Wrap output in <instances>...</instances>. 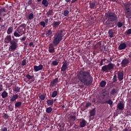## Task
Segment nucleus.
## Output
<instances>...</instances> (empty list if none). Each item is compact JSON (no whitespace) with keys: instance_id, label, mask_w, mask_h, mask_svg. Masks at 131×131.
<instances>
[{"instance_id":"obj_1","label":"nucleus","mask_w":131,"mask_h":131,"mask_svg":"<svg viewBox=\"0 0 131 131\" xmlns=\"http://www.w3.org/2000/svg\"><path fill=\"white\" fill-rule=\"evenodd\" d=\"M72 81L73 83L78 84L77 89H83L84 85L91 86L94 78L90 72L84 71V68H82L77 72V78H73Z\"/></svg>"},{"instance_id":"obj_2","label":"nucleus","mask_w":131,"mask_h":131,"mask_svg":"<svg viewBox=\"0 0 131 131\" xmlns=\"http://www.w3.org/2000/svg\"><path fill=\"white\" fill-rule=\"evenodd\" d=\"M105 20H107L105 21V25L106 27L108 28H111V27H114V23L112 22H115L117 21L118 18L117 17V15L114 12H108L105 13Z\"/></svg>"},{"instance_id":"obj_3","label":"nucleus","mask_w":131,"mask_h":131,"mask_svg":"<svg viewBox=\"0 0 131 131\" xmlns=\"http://www.w3.org/2000/svg\"><path fill=\"white\" fill-rule=\"evenodd\" d=\"M18 39L14 38L12 40V36L11 35H7L5 39V43H9L10 42V46L9 47V51L10 52H14L18 48Z\"/></svg>"},{"instance_id":"obj_4","label":"nucleus","mask_w":131,"mask_h":131,"mask_svg":"<svg viewBox=\"0 0 131 131\" xmlns=\"http://www.w3.org/2000/svg\"><path fill=\"white\" fill-rule=\"evenodd\" d=\"M64 35H65V33H64V31L62 30H58L55 33L53 37L52 41V43L54 44V47H57L62 41Z\"/></svg>"},{"instance_id":"obj_5","label":"nucleus","mask_w":131,"mask_h":131,"mask_svg":"<svg viewBox=\"0 0 131 131\" xmlns=\"http://www.w3.org/2000/svg\"><path fill=\"white\" fill-rule=\"evenodd\" d=\"M114 68V64L112 63H110L107 65L103 66L101 68V71L103 72H110L111 70H113Z\"/></svg>"},{"instance_id":"obj_6","label":"nucleus","mask_w":131,"mask_h":131,"mask_svg":"<svg viewBox=\"0 0 131 131\" xmlns=\"http://www.w3.org/2000/svg\"><path fill=\"white\" fill-rule=\"evenodd\" d=\"M125 9V14L127 16H131V3L130 2L126 3L124 4Z\"/></svg>"},{"instance_id":"obj_7","label":"nucleus","mask_w":131,"mask_h":131,"mask_svg":"<svg viewBox=\"0 0 131 131\" xmlns=\"http://www.w3.org/2000/svg\"><path fill=\"white\" fill-rule=\"evenodd\" d=\"M118 80L121 81L123 80V76H124V72L123 71H118L117 73Z\"/></svg>"},{"instance_id":"obj_8","label":"nucleus","mask_w":131,"mask_h":131,"mask_svg":"<svg viewBox=\"0 0 131 131\" xmlns=\"http://www.w3.org/2000/svg\"><path fill=\"white\" fill-rule=\"evenodd\" d=\"M117 110H119V111H123L124 110V103H118L117 105Z\"/></svg>"},{"instance_id":"obj_9","label":"nucleus","mask_w":131,"mask_h":131,"mask_svg":"<svg viewBox=\"0 0 131 131\" xmlns=\"http://www.w3.org/2000/svg\"><path fill=\"white\" fill-rule=\"evenodd\" d=\"M60 24H61L60 21H53L51 25L53 29H56V28H58V27H59Z\"/></svg>"},{"instance_id":"obj_10","label":"nucleus","mask_w":131,"mask_h":131,"mask_svg":"<svg viewBox=\"0 0 131 131\" xmlns=\"http://www.w3.org/2000/svg\"><path fill=\"white\" fill-rule=\"evenodd\" d=\"M68 62H63V64L61 68V72H65L66 70H67V68H68Z\"/></svg>"},{"instance_id":"obj_11","label":"nucleus","mask_w":131,"mask_h":131,"mask_svg":"<svg viewBox=\"0 0 131 131\" xmlns=\"http://www.w3.org/2000/svg\"><path fill=\"white\" fill-rule=\"evenodd\" d=\"M129 63V60H128V59H124L122 60L121 63V65L122 67L124 68V67H126V66H127L128 64Z\"/></svg>"},{"instance_id":"obj_12","label":"nucleus","mask_w":131,"mask_h":131,"mask_svg":"<svg viewBox=\"0 0 131 131\" xmlns=\"http://www.w3.org/2000/svg\"><path fill=\"white\" fill-rule=\"evenodd\" d=\"M127 48V46L125 43H121L118 47V50L119 51H122V50H124Z\"/></svg>"},{"instance_id":"obj_13","label":"nucleus","mask_w":131,"mask_h":131,"mask_svg":"<svg viewBox=\"0 0 131 131\" xmlns=\"http://www.w3.org/2000/svg\"><path fill=\"white\" fill-rule=\"evenodd\" d=\"M43 68V66H42V64H39L38 66H34V70L36 72H37V71H40V70H42Z\"/></svg>"},{"instance_id":"obj_14","label":"nucleus","mask_w":131,"mask_h":131,"mask_svg":"<svg viewBox=\"0 0 131 131\" xmlns=\"http://www.w3.org/2000/svg\"><path fill=\"white\" fill-rule=\"evenodd\" d=\"M80 122V127H85V125H86V121L84 120V119H79Z\"/></svg>"},{"instance_id":"obj_15","label":"nucleus","mask_w":131,"mask_h":131,"mask_svg":"<svg viewBox=\"0 0 131 131\" xmlns=\"http://www.w3.org/2000/svg\"><path fill=\"white\" fill-rule=\"evenodd\" d=\"M101 104H108L110 105V107H113V101L111 99H109L107 100H106L105 101H102Z\"/></svg>"},{"instance_id":"obj_16","label":"nucleus","mask_w":131,"mask_h":131,"mask_svg":"<svg viewBox=\"0 0 131 131\" xmlns=\"http://www.w3.org/2000/svg\"><path fill=\"white\" fill-rule=\"evenodd\" d=\"M75 120H76V116H71L69 118V122L70 124H71V123H74V122H75Z\"/></svg>"},{"instance_id":"obj_17","label":"nucleus","mask_w":131,"mask_h":131,"mask_svg":"<svg viewBox=\"0 0 131 131\" xmlns=\"http://www.w3.org/2000/svg\"><path fill=\"white\" fill-rule=\"evenodd\" d=\"M55 45H54V43H51L50 45H49V53H54V52H55Z\"/></svg>"},{"instance_id":"obj_18","label":"nucleus","mask_w":131,"mask_h":131,"mask_svg":"<svg viewBox=\"0 0 131 131\" xmlns=\"http://www.w3.org/2000/svg\"><path fill=\"white\" fill-rule=\"evenodd\" d=\"M90 116L89 117L91 118L94 117L96 115V108H93L92 110L89 111Z\"/></svg>"},{"instance_id":"obj_19","label":"nucleus","mask_w":131,"mask_h":131,"mask_svg":"<svg viewBox=\"0 0 131 131\" xmlns=\"http://www.w3.org/2000/svg\"><path fill=\"white\" fill-rule=\"evenodd\" d=\"M7 8H8V6H5V7L0 9V16L4 15V13H7V12H8Z\"/></svg>"},{"instance_id":"obj_20","label":"nucleus","mask_w":131,"mask_h":131,"mask_svg":"<svg viewBox=\"0 0 131 131\" xmlns=\"http://www.w3.org/2000/svg\"><path fill=\"white\" fill-rule=\"evenodd\" d=\"M89 6V8H90L91 10H95L97 9V5L95 2L90 3Z\"/></svg>"},{"instance_id":"obj_21","label":"nucleus","mask_w":131,"mask_h":131,"mask_svg":"<svg viewBox=\"0 0 131 131\" xmlns=\"http://www.w3.org/2000/svg\"><path fill=\"white\" fill-rule=\"evenodd\" d=\"M18 98H19V96L18 95V94H16L15 95H13L11 97V99H10V101L11 102H14V101H16V100H17Z\"/></svg>"},{"instance_id":"obj_22","label":"nucleus","mask_w":131,"mask_h":131,"mask_svg":"<svg viewBox=\"0 0 131 131\" xmlns=\"http://www.w3.org/2000/svg\"><path fill=\"white\" fill-rule=\"evenodd\" d=\"M108 34L110 37H114V31L113 30V29L109 30L108 32Z\"/></svg>"},{"instance_id":"obj_23","label":"nucleus","mask_w":131,"mask_h":131,"mask_svg":"<svg viewBox=\"0 0 131 131\" xmlns=\"http://www.w3.org/2000/svg\"><path fill=\"white\" fill-rule=\"evenodd\" d=\"M52 34H53V31L52 30V28L46 31V35L47 36H50V35H52Z\"/></svg>"},{"instance_id":"obj_24","label":"nucleus","mask_w":131,"mask_h":131,"mask_svg":"<svg viewBox=\"0 0 131 131\" xmlns=\"http://www.w3.org/2000/svg\"><path fill=\"white\" fill-rule=\"evenodd\" d=\"M1 96L2 99H6L8 97V93H7V91L5 90L1 94Z\"/></svg>"},{"instance_id":"obj_25","label":"nucleus","mask_w":131,"mask_h":131,"mask_svg":"<svg viewBox=\"0 0 131 131\" xmlns=\"http://www.w3.org/2000/svg\"><path fill=\"white\" fill-rule=\"evenodd\" d=\"M41 4L44 7H48L49 6V1L48 0H42Z\"/></svg>"},{"instance_id":"obj_26","label":"nucleus","mask_w":131,"mask_h":131,"mask_svg":"<svg viewBox=\"0 0 131 131\" xmlns=\"http://www.w3.org/2000/svg\"><path fill=\"white\" fill-rule=\"evenodd\" d=\"M48 17L49 16H53L54 15V12H53V9H50L47 13Z\"/></svg>"},{"instance_id":"obj_27","label":"nucleus","mask_w":131,"mask_h":131,"mask_svg":"<svg viewBox=\"0 0 131 131\" xmlns=\"http://www.w3.org/2000/svg\"><path fill=\"white\" fill-rule=\"evenodd\" d=\"M26 78H27L29 80H30V79H33L34 78V75H30V74H28L26 76Z\"/></svg>"},{"instance_id":"obj_28","label":"nucleus","mask_w":131,"mask_h":131,"mask_svg":"<svg viewBox=\"0 0 131 131\" xmlns=\"http://www.w3.org/2000/svg\"><path fill=\"white\" fill-rule=\"evenodd\" d=\"M21 105H22V102H17L16 103H15V108H20Z\"/></svg>"},{"instance_id":"obj_29","label":"nucleus","mask_w":131,"mask_h":131,"mask_svg":"<svg viewBox=\"0 0 131 131\" xmlns=\"http://www.w3.org/2000/svg\"><path fill=\"white\" fill-rule=\"evenodd\" d=\"M57 95H58V91H54L52 92V94L51 95V97L55 98V97H57Z\"/></svg>"},{"instance_id":"obj_30","label":"nucleus","mask_w":131,"mask_h":131,"mask_svg":"<svg viewBox=\"0 0 131 131\" xmlns=\"http://www.w3.org/2000/svg\"><path fill=\"white\" fill-rule=\"evenodd\" d=\"M47 104L48 106H52V105H54V101L52 100L48 99L47 101Z\"/></svg>"},{"instance_id":"obj_31","label":"nucleus","mask_w":131,"mask_h":131,"mask_svg":"<svg viewBox=\"0 0 131 131\" xmlns=\"http://www.w3.org/2000/svg\"><path fill=\"white\" fill-rule=\"evenodd\" d=\"M13 32V27H10L7 30V34H11Z\"/></svg>"},{"instance_id":"obj_32","label":"nucleus","mask_w":131,"mask_h":131,"mask_svg":"<svg viewBox=\"0 0 131 131\" xmlns=\"http://www.w3.org/2000/svg\"><path fill=\"white\" fill-rule=\"evenodd\" d=\"M106 81H101L100 83V86L101 88H104L106 84Z\"/></svg>"},{"instance_id":"obj_33","label":"nucleus","mask_w":131,"mask_h":131,"mask_svg":"<svg viewBox=\"0 0 131 131\" xmlns=\"http://www.w3.org/2000/svg\"><path fill=\"white\" fill-rule=\"evenodd\" d=\"M20 90H21V88L18 87V86H16L14 87L13 89V90L14 91V92H15V93H19L20 92Z\"/></svg>"},{"instance_id":"obj_34","label":"nucleus","mask_w":131,"mask_h":131,"mask_svg":"<svg viewBox=\"0 0 131 131\" xmlns=\"http://www.w3.org/2000/svg\"><path fill=\"white\" fill-rule=\"evenodd\" d=\"M52 111H53V108L51 107H49L46 108V113H48V114H50Z\"/></svg>"},{"instance_id":"obj_35","label":"nucleus","mask_w":131,"mask_h":131,"mask_svg":"<svg viewBox=\"0 0 131 131\" xmlns=\"http://www.w3.org/2000/svg\"><path fill=\"white\" fill-rule=\"evenodd\" d=\"M14 36H15V37H20L21 36V35L19 34V33L15 30V32L13 33Z\"/></svg>"},{"instance_id":"obj_36","label":"nucleus","mask_w":131,"mask_h":131,"mask_svg":"<svg viewBox=\"0 0 131 131\" xmlns=\"http://www.w3.org/2000/svg\"><path fill=\"white\" fill-rule=\"evenodd\" d=\"M2 117L4 119L7 120V119H8V118H9V117H10V116H9V115L8 114L3 113Z\"/></svg>"},{"instance_id":"obj_37","label":"nucleus","mask_w":131,"mask_h":131,"mask_svg":"<svg viewBox=\"0 0 131 131\" xmlns=\"http://www.w3.org/2000/svg\"><path fill=\"white\" fill-rule=\"evenodd\" d=\"M34 18V14H33L32 13H31L29 14L28 16V19L29 20H32Z\"/></svg>"},{"instance_id":"obj_38","label":"nucleus","mask_w":131,"mask_h":131,"mask_svg":"<svg viewBox=\"0 0 131 131\" xmlns=\"http://www.w3.org/2000/svg\"><path fill=\"white\" fill-rule=\"evenodd\" d=\"M58 64H59V61H58L56 60L53 61L52 62V66H58Z\"/></svg>"},{"instance_id":"obj_39","label":"nucleus","mask_w":131,"mask_h":131,"mask_svg":"<svg viewBox=\"0 0 131 131\" xmlns=\"http://www.w3.org/2000/svg\"><path fill=\"white\" fill-rule=\"evenodd\" d=\"M39 98L40 100H41V101H43V100L46 99V96L43 94H41L39 95Z\"/></svg>"},{"instance_id":"obj_40","label":"nucleus","mask_w":131,"mask_h":131,"mask_svg":"<svg viewBox=\"0 0 131 131\" xmlns=\"http://www.w3.org/2000/svg\"><path fill=\"white\" fill-rule=\"evenodd\" d=\"M113 82H114L115 83H116V82H117V75H114L113 78Z\"/></svg>"},{"instance_id":"obj_41","label":"nucleus","mask_w":131,"mask_h":131,"mask_svg":"<svg viewBox=\"0 0 131 131\" xmlns=\"http://www.w3.org/2000/svg\"><path fill=\"white\" fill-rule=\"evenodd\" d=\"M16 30L19 33L20 35H22V34L23 33V29H16Z\"/></svg>"},{"instance_id":"obj_42","label":"nucleus","mask_w":131,"mask_h":131,"mask_svg":"<svg viewBox=\"0 0 131 131\" xmlns=\"http://www.w3.org/2000/svg\"><path fill=\"white\" fill-rule=\"evenodd\" d=\"M117 26L118 28H121L123 26V24L121 21H118L117 23Z\"/></svg>"},{"instance_id":"obj_43","label":"nucleus","mask_w":131,"mask_h":131,"mask_svg":"<svg viewBox=\"0 0 131 131\" xmlns=\"http://www.w3.org/2000/svg\"><path fill=\"white\" fill-rule=\"evenodd\" d=\"M68 15H69V11L64 10L63 12V16H64V17H67Z\"/></svg>"},{"instance_id":"obj_44","label":"nucleus","mask_w":131,"mask_h":131,"mask_svg":"<svg viewBox=\"0 0 131 131\" xmlns=\"http://www.w3.org/2000/svg\"><path fill=\"white\" fill-rule=\"evenodd\" d=\"M58 126H59V128H60L61 130H62V129H64V127L65 126V124L59 123L58 124Z\"/></svg>"},{"instance_id":"obj_45","label":"nucleus","mask_w":131,"mask_h":131,"mask_svg":"<svg viewBox=\"0 0 131 131\" xmlns=\"http://www.w3.org/2000/svg\"><path fill=\"white\" fill-rule=\"evenodd\" d=\"M126 35H129L131 34V28L125 31Z\"/></svg>"},{"instance_id":"obj_46","label":"nucleus","mask_w":131,"mask_h":131,"mask_svg":"<svg viewBox=\"0 0 131 131\" xmlns=\"http://www.w3.org/2000/svg\"><path fill=\"white\" fill-rule=\"evenodd\" d=\"M116 93H117L116 92V90L115 89H113L111 91V95H112L113 96H114V95H115V94H116Z\"/></svg>"},{"instance_id":"obj_47","label":"nucleus","mask_w":131,"mask_h":131,"mask_svg":"<svg viewBox=\"0 0 131 131\" xmlns=\"http://www.w3.org/2000/svg\"><path fill=\"white\" fill-rule=\"evenodd\" d=\"M92 106V103L90 102H88L86 103V105L85 107V108H88L89 107H91Z\"/></svg>"},{"instance_id":"obj_48","label":"nucleus","mask_w":131,"mask_h":131,"mask_svg":"<svg viewBox=\"0 0 131 131\" xmlns=\"http://www.w3.org/2000/svg\"><path fill=\"white\" fill-rule=\"evenodd\" d=\"M40 25L42 26L43 28L46 27V22H45L43 21L40 22Z\"/></svg>"},{"instance_id":"obj_49","label":"nucleus","mask_w":131,"mask_h":131,"mask_svg":"<svg viewBox=\"0 0 131 131\" xmlns=\"http://www.w3.org/2000/svg\"><path fill=\"white\" fill-rule=\"evenodd\" d=\"M26 65V59H23L21 62V66H25Z\"/></svg>"},{"instance_id":"obj_50","label":"nucleus","mask_w":131,"mask_h":131,"mask_svg":"<svg viewBox=\"0 0 131 131\" xmlns=\"http://www.w3.org/2000/svg\"><path fill=\"white\" fill-rule=\"evenodd\" d=\"M58 78H56L55 79H53L52 80V83H54V84L55 83H57V82H58Z\"/></svg>"},{"instance_id":"obj_51","label":"nucleus","mask_w":131,"mask_h":131,"mask_svg":"<svg viewBox=\"0 0 131 131\" xmlns=\"http://www.w3.org/2000/svg\"><path fill=\"white\" fill-rule=\"evenodd\" d=\"M126 45L127 46V47H130L131 46V42L129 41H128L126 42Z\"/></svg>"},{"instance_id":"obj_52","label":"nucleus","mask_w":131,"mask_h":131,"mask_svg":"<svg viewBox=\"0 0 131 131\" xmlns=\"http://www.w3.org/2000/svg\"><path fill=\"white\" fill-rule=\"evenodd\" d=\"M8 109L10 111H13V110H14V108H13V106H12L11 105H9L8 106Z\"/></svg>"},{"instance_id":"obj_53","label":"nucleus","mask_w":131,"mask_h":131,"mask_svg":"<svg viewBox=\"0 0 131 131\" xmlns=\"http://www.w3.org/2000/svg\"><path fill=\"white\" fill-rule=\"evenodd\" d=\"M113 60V58L110 57L109 59L107 60V62H108V63H111Z\"/></svg>"},{"instance_id":"obj_54","label":"nucleus","mask_w":131,"mask_h":131,"mask_svg":"<svg viewBox=\"0 0 131 131\" xmlns=\"http://www.w3.org/2000/svg\"><path fill=\"white\" fill-rule=\"evenodd\" d=\"M6 6H7V8H6V9H7V11H10L12 9V6H9V5H6Z\"/></svg>"},{"instance_id":"obj_55","label":"nucleus","mask_w":131,"mask_h":131,"mask_svg":"<svg viewBox=\"0 0 131 131\" xmlns=\"http://www.w3.org/2000/svg\"><path fill=\"white\" fill-rule=\"evenodd\" d=\"M1 131H8V128L7 127H4L1 129Z\"/></svg>"},{"instance_id":"obj_56","label":"nucleus","mask_w":131,"mask_h":131,"mask_svg":"<svg viewBox=\"0 0 131 131\" xmlns=\"http://www.w3.org/2000/svg\"><path fill=\"white\" fill-rule=\"evenodd\" d=\"M28 4L29 5V6L32 5V0H29Z\"/></svg>"},{"instance_id":"obj_57","label":"nucleus","mask_w":131,"mask_h":131,"mask_svg":"<svg viewBox=\"0 0 131 131\" xmlns=\"http://www.w3.org/2000/svg\"><path fill=\"white\" fill-rule=\"evenodd\" d=\"M27 37H23L21 39H20V40H21V41H25V40H26Z\"/></svg>"},{"instance_id":"obj_58","label":"nucleus","mask_w":131,"mask_h":131,"mask_svg":"<svg viewBox=\"0 0 131 131\" xmlns=\"http://www.w3.org/2000/svg\"><path fill=\"white\" fill-rule=\"evenodd\" d=\"M104 61H103V60H102V59L100 61V66H102L103 65V63Z\"/></svg>"},{"instance_id":"obj_59","label":"nucleus","mask_w":131,"mask_h":131,"mask_svg":"<svg viewBox=\"0 0 131 131\" xmlns=\"http://www.w3.org/2000/svg\"><path fill=\"white\" fill-rule=\"evenodd\" d=\"M29 46L30 47H32V46H33V42H30L29 44Z\"/></svg>"},{"instance_id":"obj_60","label":"nucleus","mask_w":131,"mask_h":131,"mask_svg":"<svg viewBox=\"0 0 131 131\" xmlns=\"http://www.w3.org/2000/svg\"><path fill=\"white\" fill-rule=\"evenodd\" d=\"M54 84H55L53 82H51L50 84V86H54Z\"/></svg>"},{"instance_id":"obj_61","label":"nucleus","mask_w":131,"mask_h":131,"mask_svg":"<svg viewBox=\"0 0 131 131\" xmlns=\"http://www.w3.org/2000/svg\"><path fill=\"white\" fill-rule=\"evenodd\" d=\"M77 1L78 0H72L71 4H74V3H75V2H77Z\"/></svg>"},{"instance_id":"obj_62","label":"nucleus","mask_w":131,"mask_h":131,"mask_svg":"<svg viewBox=\"0 0 131 131\" xmlns=\"http://www.w3.org/2000/svg\"><path fill=\"white\" fill-rule=\"evenodd\" d=\"M4 28H5V25H1V29L3 30Z\"/></svg>"},{"instance_id":"obj_63","label":"nucleus","mask_w":131,"mask_h":131,"mask_svg":"<svg viewBox=\"0 0 131 131\" xmlns=\"http://www.w3.org/2000/svg\"><path fill=\"white\" fill-rule=\"evenodd\" d=\"M45 23H49V19L47 18L45 19Z\"/></svg>"},{"instance_id":"obj_64","label":"nucleus","mask_w":131,"mask_h":131,"mask_svg":"<svg viewBox=\"0 0 131 131\" xmlns=\"http://www.w3.org/2000/svg\"><path fill=\"white\" fill-rule=\"evenodd\" d=\"M92 103H95L96 102V98H94L92 100Z\"/></svg>"}]
</instances>
